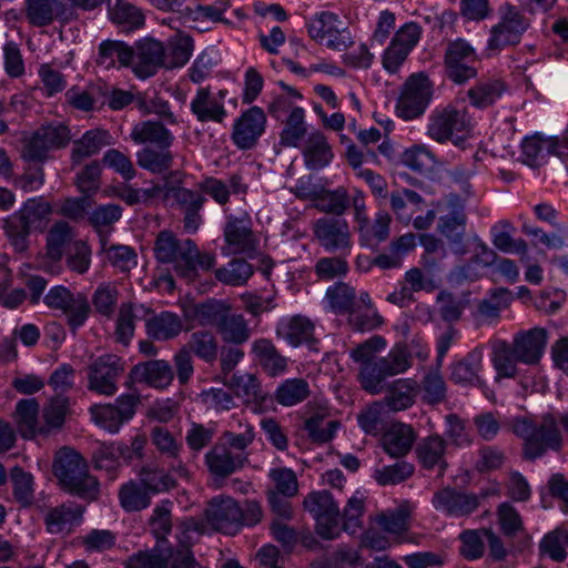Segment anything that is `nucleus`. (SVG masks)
I'll return each instance as SVG.
<instances>
[{
  "label": "nucleus",
  "mask_w": 568,
  "mask_h": 568,
  "mask_svg": "<svg viewBox=\"0 0 568 568\" xmlns=\"http://www.w3.org/2000/svg\"><path fill=\"white\" fill-rule=\"evenodd\" d=\"M153 252L158 262L171 264L176 275L189 283L197 278L200 271H209L215 265L214 254L200 252L192 240H180L168 230L158 234Z\"/></svg>",
  "instance_id": "1"
},
{
  "label": "nucleus",
  "mask_w": 568,
  "mask_h": 568,
  "mask_svg": "<svg viewBox=\"0 0 568 568\" xmlns=\"http://www.w3.org/2000/svg\"><path fill=\"white\" fill-rule=\"evenodd\" d=\"M52 469L62 488L69 493L87 500H95L99 497L98 479L90 475L87 460L74 449H59Z\"/></svg>",
  "instance_id": "2"
},
{
  "label": "nucleus",
  "mask_w": 568,
  "mask_h": 568,
  "mask_svg": "<svg viewBox=\"0 0 568 568\" xmlns=\"http://www.w3.org/2000/svg\"><path fill=\"white\" fill-rule=\"evenodd\" d=\"M53 207L42 196L27 200L19 211L4 220V231L16 252L28 248V237L32 230L43 231Z\"/></svg>",
  "instance_id": "3"
},
{
  "label": "nucleus",
  "mask_w": 568,
  "mask_h": 568,
  "mask_svg": "<svg viewBox=\"0 0 568 568\" xmlns=\"http://www.w3.org/2000/svg\"><path fill=\"white\" fill-rule=\"evenodd\" d=\"M513 432L524 440L523 454L528 460L544 456L549 449L559 450L561 436L554 416L546 415L540 424L527 419H517Z\"/></svg>",
  "instance_id": "4"
},
{
  "label": "nucleus",
  "mask_w": 568,
  "mask_h": 568,
  "mask_svg": "<svg viewBox=\"0 0 568 568\" xmlns=\"http://www.w3.org/2000/svg\"><path fill=\"white\" fill-rule=\"evenodd\" d=\"M498 14L499 21L490 28L486 44L488 55L498 54L506 48L517 45L530 26L529 19L509 2L498 8Z\"/></svg>",
  "instance_id": "5"
},
{
  "label": "nucleus",
  "mask_w": 568,
  "mask_h": 568,
  "mask_svg": "<svg viewBox=\"0 0 568 568\" xmlns=\"http://www.w3.org/2000/svg\"><path fill=\"white\" fill-rule=\"evenodd\" d=\"M316 521V532L324 539H335L341 532V511L332 494L327 490L312 491L303 501Z\"/></svg>",
  "instance_id": "6"
},
{
  "label": "nucleus",
  "mask_w": 568,
  "mask_h": 568,
  "mask_svg": "<svg viewBox=\"0 0 568 568\" xmlns=\"http://www.w3.org/2000/svg\"><path fill=\"white\" fill-rule=\"evenodd\" d=\"M307 32L314 41L331 50L344 51L353 44L349 30L333 12L316 13L307 22Z\"/></svg>",
  "instance_id": "7"
},
{
  "label": "nucleus",
  "mask_w": 568,
  "mask_h": 568,
  "mask_svg": "<svg viewBox=\"0 0 568 568\" xmlns=\"http://www.w3.org/2000/svg\"><path fill=\"white\" fill-rule=\"evenodd\" d=\"M433 98V83L424 73L412 74L405 82L397 102V114L404 120L423 115Z\"/></svg>",
  "instance_id": "8"
},
{
  "label": "nucleus",
  "mask_w": 568,
  "mask_h": 568,
  "mask_svg": "<svg viewBox=\"0 0 568 568\" xmlns=\"http://www.w3.org/2000/svg\"><path fill=\"white\" fill-rule=\"evenodd\" d=\"M469 119L464 106L454 104L438 106L432 111L426 134L438 143H445L454 139L458 133L467 131Z\"/></svg>",
  "instance_id": "9"
},
{
  "label": "nucleus",
  "mask_w": 568,
  "mask_h": 568,
  "mask_svg": "<svg viewBox=\"0 0 568 568\" xmlns=\"http://www.w3.org/2000/svg\"><path fill=\"white\" fill-rule=\"evenodd\" d=\"M125 371L121 357L105 354L97 357L88 366V389L100 395L113 396L118 392V382Z\"/></svg>",
  "instance_id": "10"
},
{
  "label": "nucleus",
  "mask_w": 568,
  "mask_h": 568,
  "mask_svg": "<svg viewBox=\"0 0 568 568\" xmlns=\"http://www.w3.org/2000/svg\"><path fill=\"white\" fill-rule=\"evenodd\" d=\"M69 140L68 126L61 123L42 125L24 140L22 158L27 161L43 162L51 150L65 146Z\"/></svg>",
  "instance_id": "11"
},
{
  "label": "nucleus",
  "mask_w": 568,
  "mask_h": 568,
  "mask_svg": "<svg viewBox=\"0 0 568 568\" xmlns=\"http://www.w3.org/2000/svg\"><path fill=\"white\" fill-rule=\"evenodd\" d=\"M246 462V453H234L221 443L213 445L204 455V464L215 488H221L225 479L242 469Z\"/></svg>",
  "instance_id": "12"
},
{
  "label": "nucleus",
  "mask_w": 568,
  "mask_h": 568,
  "mask_svg": "<svg viewBox=\"0 0 568 568\" xmlns=\"http://www.w3.org/2000/svg\"><path fill=\"white\" fill-rule=\"evenodd\" d=\"M315 240L326 252H349L352 233L346 220L324 216L312 223Z\"/></svg>",
  "instance_id": "13"
},
{
  "label": "nucleus",
  "mask_w": 568,
  "mask_h": 568,
  "mask_svg": "<svg viewBox=\"0 0 568 568\" xmlns=\"http://www.w3.org/2000/svg\"><path fill=\"white\" fill-rule=\"evenodd\" d=\"M436 207L439 212H445L439 216L437 231L452 244L462 245L467 223L464 201L456 194H449Z\"/></svg>",
  "instance_id": "14"
},
{
  "label": "nucleus",
  "mask_w": 568,
  "mask_h": 568,
  "mask_svg": "<svg viewBox=\"0 0 568 568\" xmlns=\"http://www.w3.org/2000/svg\"><path fill=\"white\" fill-rule=\"evenodd\" d=\"M139 403V395L123 394L113 404L97 405L90 410L97 424L110 433H116L125 422L134 416Z\"/></svg>",
  "instance_id": "15"
},
{
  "label": "nucleus",
  "mask_w": 568,
  "mask_h": 568,
  "mask_svg": "<svg viewBox=\"0 0 568 568\" xmlns=\"http://www.w3.org/2000/svg\"><path fill=\"white\" fill-rule=\"evenodd\" d=\"M266 115L258 106L244 111L234 122L231 134L233 144L242 151L251 150L258 143L266 129Z\"/></svg>",
  "instance_id": "16"
},
{
  "label": "nucleus",
  "mask_w": 568,
  "mask_h": 568,
  "mask_svg": "<svg viewBox=\"0 0 568 568\" xmlns=\"http://www.w3.org/2000/svg\"><path fill=\"white\" fill-rule=\"evenodd\" d=\"M477 61L475 49L464 39L448 43L445 52V67L447 75L456 83L475 78L476 69L471 65Z\"/></svg>",
  "instance_id": "17"
},
{
  "label": "nucleus",
  "mask_w": 568,
  "mask_h": 568,
  "mask_svg": "<svg viewBox=\"0 0 568 568\" xmlns=\"http://www.w3.org/2000/svg\"><path fill=\"white\" fill-rule=\"evenodd\" d=\"M205 518L215 530L233 535L240 529V505L230 496H216L209 501Z\"/></svg>",
  "instance_id": "18"
},
{
  "label": "nucleus",
  "mask_w": 568,
  "mask_h": 568,
  "mask_svg": "<svg viewBox=\"0 0 568 568\" xmlns=\"http://www.w3.org/2000/svg\"><path fill=\"white\" fill-rule=\"evenodd\" d=\"M134 74L140 79L154 75L165 68V47L154 39H143L136 43L131 62Z\"/></svg>",
  "instance_id": "19"
},
{
  "label": "nucleus",
  "mask_w": 568,
  "mask_h": 568,
  "mask_svg": "<svg viewBox=\"0 0 568 568\" xmlns=\"http://www.w3.org/2000/svg\"><path fill=\"white\" fill-rule=\"evenodd\" d=\"M26 18L34 27H47L55 19L73 18L70 0H24Z\"/></svg>",
  "instance_id": "20"
},
{
  "label": "nucleus",
  "mask_w": 568,
  "mask_h": 568,
  "mask_svg": "<svg viewBox=\"0 0 568 568\" xmlns=\"http://www.w3.org/2000/svg\"><path fill=\"white\" fill-rule=\"evenodd\" d=\"M224 239L234 254H252L256 251L257 240L252 231V221L248 215L227 216Z\"/></svg>",
  "instance_id": "21"
},
{
  "label": "nucleus",
  "mask_w": 568,
  "mask_h": 568,
  "mask_svg": "<svg viewBox=\"0 0 568 568\" xmlns=\"http://www.w3.org/2000/svg\"><path fill=\"white\" fill-rule=\"evenodd\" d=\"M432 504L438 511L449 517H465L479 506L475 494H467L454 488H443L434 494Z\"/></svg>",
  "instance_id": "22"
},
{
  "label": "nucleus",
  "mask_w": 568,
  "mask_h": 568,
  "mask_svg": "<svg viewBox=\"0 0 568 568\" xmlns=\"http://www.w3.org/2000/svg\"><path fill=\"white\" fill-rule=\"evenodd\" d=\"M173 378V368L164 359L139 363L129 373L131 383L145 384L156 389L168 388L172 384Z\"/></svg>",
  "instance_id": "23"
},
{
  "label": "nucleus",
  "mask_w": 568,
  "mask_h": 568,
  "mask_svg": "<svg viewBox=\"0 0 568 568\" xmlns=\"http://www.w3.org/2000/svg\"><path fill=\"white\" fill-rule=\"evenodd\" d=\"M547 341V331L541 327H534L516 334L511 345L516 351L519 363L536 365L545 353Z\"/></svg>",
  "instance_id": "24"
},
{
  "label": "nucleus",
  "mask_w": 568,
  "mask_h": 568,
  "mask_svg": "<svg viewBox=\"0 0 568 568\" xmlns=\"http://www.w3.org/2000/svg\"><path fill=\"white\" fill-rule=\"evenodd\" d=\"M83 508L74 503H67L50 508L44 517L47 530L50 534H69L80 525Z\"/></svg>",
  "instance_id": "25"
},
{
  "label": "nucleus",
  "mask_w": 568,
  "mask_h": 568,
  "mask_svg": "<svg viewBox=\"0 0 568 568\" xmlns=\"http://www.w3.org/2000/svg\"><path fill=\"white\" fill-rule=\"evenodd\" d=\"M136 144H150L158 149H170L174 142L172 132L159 121L146 120L136 123L130 134Z\"/></svg>",
  "instance_id": "26"
},
{
  "label": "nucleus",
  "mask_w": 568,
  "mask_h": 568,
  "mask_svg": "<svg viewBox=\"0 0 568 568\" xmlns=\"http://www.w3.org/2000/svg\"><path fill=\"white\" fill-rule=\"evenodd\" d=\"M302 154L308 170H321L327 166L334 156L326 136L320 131H313L307 135Z\"/></svg>",
  "instance_id": "27"
},
{
  "label": "nucleus",
  "mask_w": 568,
  "mask_h": 568,
  "mask_svg": "<svg viewBox=\"0 0 568 568\" xmlns=\"http://www.w3.org/2000/svg\"><path fill=\"white\" fill-rule=\"evenodd\" d=\"M276 335L296 347L313 341L314 325L307 317L302 315L285 317L278 322Z\"/></svg>",
  "instance_id": "28"
},
{
  "label": "nucleus",
  "mask_w": 568,
  "mask_h": 568,
  "mask_svg": "<svg viewBox=\"0 0 568 568\" xmlns=\"http://www.w3.org/2000/svg\"><path fill=\"white\" fill-rule=\"evenodd\" d=\"M39 403L36 398L20 399L16 405L14 418L23 438L47 435V428L39 423Z\"/></svg>",
  "instance_id": "29"
},
{
  "label": "nucleus",
  "mask_w": 568,
  "mask_h": 568,
  "mask_svg": "<svg viewBox=\"0 0 568 568\" xmlns=\"http://www.w3.org/2000/svg\"><path fill=\"white\" fill-rule=\"evenodd\" d=\"M252 354L270 376L283 374L287 368V359L277 351L268 338H257L252 343Z\"/></svg>",
  "instance_id": "30"
},
{
  "label": "nucleus",
  "mask_w": 568,
  "mask_h": 568,
  "mask_svg": "<svg viewBox=\"0 0 568 568\" xmlns=\"http://www.w3.org/2000/svg\"><path fill=\"white\" fill-rule=\"evenodd\" d=\"M414 440L415 433L410 426L395 423L383 434L382 446L390 457L399 458L410 450Z\"/></svg>",
  "instance_id": "31"
},
{
  "label": "nucleus",
  "mask_w": 568,
  "mask_h": 568,
  "mask_svg": "<svg viewBox=\"0 0 568 568\" xmlns=\"http://www.w3.org/2000/svg\"><path fill=\"white\" fill-rule=\"evenodd\" d=\"M146 334L156 341L173 339L183 331L182 318L172 312L154 314L145 321Z\"/></svg>",
  "instance_id": "32"
},
{
  "label": "nucleus",
  "mask_w": 568,
  "mask_h": 568,
  "mask_svg": "<svg viewBox=\"0 0 568 568\" xmlns=\"http://www.w3.org/2000/svg\"><path fill=\"white\" fill-rule=\"evenodd\" d=\"M191 111L200 122L221 123L226 116V110L221 101H217L209 88H200L191 102Z\"/></svg>",
  "instance_id": "33"
},
{
  "label": "nucleus",
  "mask_w": 568,
  "mask_h": 568,
  "mask_svg": "<svg viewBox=\"0 0 568 568\" xmlns=\"http://www.w3.org/2000/svg\"><path fill=\"white\" fill-rule=\"evenodd\" d=\"M483 351L473 349L462 361L452 366L450 378L454 383L460 385H478L483 384L479 372L483 368Z\"/></svg>",
  "instance_id": "34"
},
{
  "label": "nucleus",
  "mask_w": 568,
  "mask_h": 568,
  "mask_svg": "<svg viewBox=\"0 0 568 568\" xmlns=\"http://www.w3.org/2000/svg\"><path fill=\"white\" fill-rule=\"evenodd\" d=\"M447 442L439 435L423 438L416 446L415 453L419 464L427 469L446 467L445 452Z\"/></svg>",
  "instance_id": "35"
},
{
  "label": "nucleus",
  "mask_w": 568,
  "mask_h": 568,
  "mask_svg": "<svg viewBox=\"0 0 568 568\" xmlns=\"http://www.w3.org/2000/svg\"><path fill=\"white\" fill-rule=\"evenodd\" d=\"M216 331L223 342L227 344L241 345L246 343L251 337L247 321L242 314L232 312L231 306L225 312Z\"/></svg>",
  "instance_id": "36"
},
{
  "label": "nucleus",
  "mask_w": 568,
  "mask_h": 568,
  "mask_svg": "<svg viewBox=\"0 0 568 568\" xmlns=\"http://www.w3.org/2000/svg\"><path fill=\"white\" fill-rule=\"evenodd\" d=\"M418 384L412 378H399L393 382L384 398L385 405L393 412L407 409L415 403Z\"/></svg>",
  "instance_id": "37"
},
{
  "label": "nucleus",
  "mask_w": 568,
  "mask_h": 568,
  "mask_svg": "<svg viewBox=\"0 0 568 568\" xmlns=\"http://www.w3.org/2000/svg\"><path fill=\"white\" fill-rule=\"evenodd\" d=\"M389 202L396 219L407 225L413 215L422 210L424 199L414 190L402 189L390 193Z\"/></svg>",
  "instance_id": "38"
},
{
  "label": "nucleus",
  "mask_w": 568,
  "mask_h": 568,
  "mask_svg": "<svg viewBox=\"0 0 568 568\" xmlns=\"http://www.w3.org/2000/svg\"><path fill=\"white\" fill-rule=\"evenodd\" d=\"M230 305L219 300H207L192 305L185 311L189 321H195L200 326H213L217 328Z\"/></svg>",
  "instance_id": "39"
},
{
  "label": "nucleus",
  "mask_w": 568,
  "mask_h": 568,
  "mask_svg": "<svg viewBox=\"0 0 568 568\" xmlns=\"http://www.w3.org/2000/svg\"><path fill=\"white\" fill-rule=\"evenodd\" d=\"M175 550L158 544L150 550L138 551L129 557L125 568H169Z\"/></svg>",
  "instance_id": "40"
},
{
  "label": "nucleus",
  "mask_w": 568,
  "mask_h": 568,
  "mask_svg": "<svg viewBox=\"0 0 568 568\" xmlns=\"http://www.w3.org/2000/svg\"><path fill=\"white\" fill-rule=\"evenodd\" d=\"M110 144H112V140L106 130H90L74 142L72 160L74 163H80L83 159L97 154L103 146Z\"/></svg>",
  "instance_id": "41"
},
{
  "label": "nucleus",
  "mask_w": 568,
  "mask_h": 568,
  "mask_svg": "<svg viewBox=\"0 0 568 568\" xmlns=\"http://www.w3.org/2000/svg\"><path fill=\"white\" fill-rule=\"evenodd\" d=\"M110 19L125 31L143 26L144 16L141 10L125 0H108Z\"/></svg>",
  "instance_id": "42"
},
{
  "label": "nucleus",
  "mask_w": 568,
  "mask_h": 568,
  "mask_svg": "<svg viewBox=\"0 0 568 568\" xmlns=\"http://www.w3.org/2000/svg\"><path fill=\"white\" fill-rule=\"evenodd\" d=\"M133 60V49L122 41L105 40L99 47L97 63L106 69L115 67H129Z\"/></svg>",
  "instance_id": "43"
},
{
  "label": "nucleus",
  "mask_w": 568,
  "mask_h": 568,
  "mask_svg": "<svg viewBox=\"0 0 568 568\" xmlns=\"http://www.w3.org/2000/svg\"><path fill=\"white\" fill-rule=\"evenodd\" d=\"M130 457V449L122 444H102L94 450L93 463L95 468L105 470L111 478H114L120 467V459Z\"/></svg>",
  "instance_id": "44"
},
{
  "label": "nucleus",
  "mask_w": 568,
  "mask_h": 568,
  "mask_svg": "<svg viewBox=\"0 0 568 568\" xmlns=\"http://www.w3.org/2000/svg\"><path fill=\"white\" fill-rule=\"evenodd\" d=\"M491 363L497 372V378H513L517 375L519 359L513 345L505 341L493 343Z\"/></svg>",
  "instance_id": "45"
},
{
  "label": "nucleus",
  "mask_w": 568,
  "mask_h": 568,
  "mask_svg": "<svg viewBox=\"0 0 568 568\" xmlns=\"http://www.w3.org/2000/svg\"><path fill=\"white\" fill-rule=\"evenodd\" d=\"M306 132L305 111L303 108H294L284 122L280 134V144L284 148H297Z\"/></svg>",
  "instance_id": "46"
},
{
  "label": "nucleus",
  "mask_w": 568,
  "mask_h": 568,
  "mask_svg": "<svg viewBox=\"0 0 568 568\" xmlns=\"http://www.w3.org/2000/svg\"><path fill=\"white\" fill-rule=\"evenodd\" d=\"M505 91L506 84L501 80L489 79L476 83L467 94L474 106L485 109L493 105Z\"/></svg>",
  "instance_id": "47"
},
{
  "label": "nucleus",
  "mask_w": 568,
  "mask_h": 568,
  "mask_svg": "<svg viewBox=\"0 0 568 568\" xmlns=\"http://www.w3.org/2000/svg\"><path fill=\"white\" fill-rule=\"evenodd\" d=\"M73 237L74 232L71 225L65 221H57L47 233V255L52 261H60Z\"/></svg>",
  "instance_id": "48"
},
{
  "label": "nucleus",
  "mask_w": 568,
  "mask_h": 568,
  "mask_svg": "<svg viewBox=\"0 0 568 568\" xmlns=\"http://www.w3.org/2000/svg\"><path fill=\"white\" fill-rule=\"evenodd\" d=\"M193 40L184 33H176L170 38L165 48V69L183 67L191 58Z\"/></svg>",
  "instance_id": "49"
},
{
  "label": "nucleus",
  "mask_w": 568,
  "mask_h": 568,
  "mask_svg": "<svg viewBox=\"0 0 568 568\" xmlns=\"http://www.w3.org/2000/svg\"><path fill=\"white\" fill-rule=\"evenodd\" d=\"M311 394L308 383L303 378H288L275 390L274 399L282 406H294L304 402Z\"/></svg>",
  "instance_id": "50"
},
{
  "label": "nucleus",
  "mask_w": 568,
  "mask_h": 568,
  "mask_svg": "<svg viewBox=\"0 0 568 568\" xmlns=\"http://www.w3.org/2000/svg\"><path fill=\"white\" fill-rule=\"evenodd\" d=\"M410 510L407 505L383 511L375 516V524L384 532L390 535H403L409 529Z\"/></svg>",
  "instance_id": "51"
},
{
  "label": "nucleus",
  "mask_w": 568,
  "mask_h": 568,
  "mask_svg": "<svg viewBox=\"0 0 568 568\" xmlns=\"http://www.w3.org/2000/svg\"><path fill=\"white\" fill-rule=\"evenodd\" d=\"M552 139H542L539 134L524 139L521 143V161L534 168L541 164L545 155L554 153Z\"/></svg>",
  "instance_id": "52"
},
{
  "label": "nucleus",
  "mask_w": 568,
  "mask_h": 568,
  "mask_svg": "<svg viewBox=\"0 0 568 568\" xmlns=\"http://www.w3.org/2000/svg\"><path fill=\"white\" fill-rule=\"evenodd\" d=\"M253 266L243 258H234L215 271L217 281L225 285L242 286L253 275Z\"/></svg>",
  "instance_id": "53"
},
{
  "label": "nucleus",
  "mask_w": 568,
  "mask_h": 568,
  "mask_svg": "<svg viewBox=\"0 0 568 568\" xmlns=\"http://www.w3.org/2000/svg\"><path fill=\"white\" fill-rule=\"evenodd\" d=\"M119 500L121 507L126 511H139L149 507L151 495L142 483L129 481L121 486L119 490Z\"/></svg>",
  "instance_id": "54"
},
{
  "label": "nucleus",
  "mask_w": 568,
  "mask_h": 568,
  "mask_svg": "<svg viewBox=\"0 0 568 568\" xmlns=\"http://www.w3.org/2000/svg\"><path fill=\"white\" fill-rule=\"evenodd\" d=\"M138 165L151 173L160 174L171 169L173 154L169 149L143 148L136 153Z\"/></svg>",
  "instance_id": "55"
},
{
  "label": "nucleus",
  "mask_w": 568,
  "mask_h": 568,
  "mask_svg": "<svg viewBox=\"0 0 568 568\" xmlns=\"http://www.w3.org/2000/svg\"><path fill=\"white\" fill-rule=\"evenodd\" d=\"M325 298L334 313L344 314L352 312L356 292L347 283L337 282L327 288Z\"/></svg>",
  "instance_id": "56"
},
{
  "label": "nucleus",
  "mask_w": 568,
  "mask_h": 568,
  "mask_svg": "<svg viewBox=\"0 0 568 568\" xmlns=\"http://www.w3.org/2000/svg\"><path fill=\"white\" fill-rule=\"evenodd\" d=\"M389 377L377 358L375 362L361 365L358 382L364 390L372 395L381 394L385 388V379Z\"/></svg>",
  "instance_id": "57"
},
{
  "label": "nucleus",
  "mask_w": 568,
  "mask_h": 568,
  "mask_svg": "<svg viewBox=\"0 0 568 568\" xmlns=\"http://www.w3.org/2000/svg\"><path fill=\"white\" fill-rule=\"evenodd\" d=\"M400 161L405 166L418 173L429 170L438 162L435 153L425 144H415L406 149Z\"/></svg>",
  "instance_id": "58"
},
{
  "label": "nucleus",
  "mask_w": 568,
  "mask_h": 568,
  "mask_svg": "<svg viewBox=\"0 0 568 568\" xmlns=\"http://www.w3.org/2000/svg\"><path fill=\"white\" fill-rule=\"evenodd\" d=\"M231 3L229 0H216L210 4H196L194 8H186V14L193 22L196 21H211L231 24V21L225 19L223 14L230 9Z\"/></svg>",
  "instance_id": "59"
},
{
  "label": "nucleus",
  "mask_w": 568,
  "mask_h": 568,
  "mask_svg": "<svg viewBox=\"0 0 568 568\" xmlns=\"http://www.w3.org/2000/svg\"><path fill=\"white\" fill-rule=\"evenodd\" d=\"M514 226L508 221H500L491 229L493 233V244L496 248L504 253H523L527 252V244L524 240H514L511 236V231H514Z\"/></svg>",
  "instance_id": "60"
},
{
  "label": "nucleus",
  "mask_w": 568,
  "mask_h": 568,
  "mask_svg": "<svg viewBox=\"0 0 568 568\" xmlns=\"http://www.w3.org/2000/svg\"><path fill=\"white\" fill-rule=\"evenodd\" d=\"M378 359L389 377L405 373L413 364L410 352L402 343H397L386 356Z\"/></svg>",
  "instance_id": "61"
},
{
  "label": "nucleus",
  "mask_w": 568,
  "mask_h": 568,
  "mask_svg": "<svg viewBox=\"0 0 568 568\" xmlns=\"http://www.w3.org/2000/svg\"><path fill=\"white\" fill-rule=\"evenodd\" d=\"M187 349L206 363H212L217 357V341L209 331L194 332L187 343Z\"/></svg>",
  "instance_id": "62"
},
{
  "label": "nucleus",
  "mask_w": 568,
  "mask_h": 568,
  "mask_svg": "<svg viewBox=\"0 0 568 568\" xmlns=\"http://www.w3.org/2000/svg\"><path fill=\"white\" fill-rule=\"evenodd\" d=\"M102 252L110 264L122 272H129L138 265V255L135 250L129 245L112 244L106 245V242H102Z\"/></svg>",
  "instance_id": "63"
},
{
  "label": "nucleus",
  "mask_w": 568,
  "mask_h": 568,
  "mask_svg": "<svg viewBox=\"0 0 568 568\" xmlns=\"http://www.w3.org/2000/svg\"><path fill=\"white\" fill-rule=\"evenodd\" d=\"M568 546V531L556 529L548 532L540 541L539 550L549 556L552 560L561 562L567 558L566 547Z\"/></svg>",
  "instance_id": "64"
}]
</instances>
